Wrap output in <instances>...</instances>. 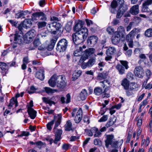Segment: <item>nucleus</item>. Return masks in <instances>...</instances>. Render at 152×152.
<instances>
[{"label":"nucleus","mask_w":152,"mask_h":152,"mask_svg":"<svg viewBox=\"0 0 152 152\" xmlns=\"http://www.w3.org/2000/svg\"><path fill=\"white\" fill-rule=\"evenodd\" d=\"M124 0H117V1L113 0L111 2L110 10L113 13H115V8H118L117 11L116 17L119 18L121 17L124 13L127 10L128 6L124 4Z\"/></svg>","instance_id":"obj_1"},{"label":"nucleus","mask_w":152,"mask_h":152,"mask_svg":"<svg viewBox=\"0 0 152 152\" xmlns=\"http://www.w3.org/2000/svg\"><path fill=\"white\" fill-rule=\"evenodd\" d=\"M84 31V33L83 34L75 32L72 34V40L76 45H79L86 39L88 36V34L86 33V30Z\"/></svg>","instance_id":"obj_2"},{"label":"nucleus","mask_w":152,"mask_h":152,"mask_svg":"<svg viewBox=\"0 0 152 152\" xmlns=\"http://www.w3.org/2000/svg\"><path fill=\"white\" fill-rule=\"evenodd\" d=\"M84 22L81 20H78L75 23V26L73 27V30L76 32L83 34L85 30H86V33L88 34V30L86 28H83V26Z\"/></svg>","instance_id":"obj_3"},{"label":"nucleus","mask_w":152,"mask_h":152,"mask_svg":"<svg viewBox=\"0 0 152 152\" xmlns=\"http://www.w3.org/2000/svg\"><path fill=\"white\" fill-rule=\"evenodd\" d=\"M68 42L65 39L60 40L58 42L56 46L57 51L60 53H63L66 49Z\"/></svg>","instance_id":"obj_4"},{"label":"nucleus","mask_w":152,"mask_h":152,"mask_svg":"<svg viewBox=\"0 0 152 152\" xmlns=\"http://www.w3.org/2000/svg\"><path fill=\"white\" fill-rule=\"evenodd\" d=\"M121 64H117L116 66V68L118 70L120 75H123L125 73V69H128V63L126 61H121Z\"/></svg>","instance_id":"obj_5"},{"label":"nucleus","mask_w":152,"mask_h":152,"mask_svg":"<svg viewBox=\"0 0 152 152\" xmlns=\"http://www.w3.org/2000/svg\"><path fill=\"white\" fill-rule=\"evenodd\" d=\"M63 77L61 75L58 76V80L56 85V86L58 88V92L61 91L66 86V83L63 80Z\"/></svg>","instance_id":"obj_6"},{"label":"nucleus","mask_w":152,"mask_h":152,"mask_svg":"<svg viewBox=\"0 0 152 152\" xmlns=\"http://www.w3.org/2000/svg\"><path fill=\"white\" fill-rule=\"evenodd\" d=\"M135 75L139 78H142L144 74V71L141 66H138L136 67L134 70Z\"/></svg>","instance_id":"obj_7"},{"label":"nucleus","mask_w":152,"mask_h":152,"mask_svg":"<svg viewBox=\"0 0 152 152\" xmlns=\"http://www.w3.org/2000/svg\"><path fill=\"white\" fill-rule=\"evenodd\" d=\"M152 4V0H145L142 4V12H149L150 10L148 8V6Z\"/></svg>","instance_id":"obj_8"},{"label":"nucleus","mask_w":152,"mask_h":152,"mask_svg":"<svg viewBox=\"0 0 152 152\" xmlns=\"http://www.w3.org/2000/svg\"><path fill=\"white\" fill-rule=\"evenodd\" d=\"M98 40V37L94 35L88 37L87 42L89 45L91 47H93L97 43Z\"/></svg>","instance_id":"obj_9"},{"label":"nucleus","mask_w":152,"mask_h":152,"mask_svg":"<svg viewBox=\"0 0 152 152\" xmlns=\"http://www.w3.org/2000/svg\"><path fill=\"white\" fill-rule=\"evenodd\" d=\"M35 31L32 29L27 32L25 35L24 37L27 40L30 41L35 36Z\"/></svg>","instance_id":"obj_10"},{"label":"nucleus","mask_w":152,"mask_h":152,"mask_svg":"<svg viewBox=\"0 0 152 152\" xmlns=\"http://www.w3.org/2000/svg\"><path fill=\"white\" fill-rule=\"evenodd\" d=\"M58 80V76L54 75L52 76L49 80L48 81V83L50 86L52 87H54L55 86H56Z\"/></svg>","instance_id":"obj_11"},{"label":"nucleus","mask_w":152,"mask_h":152,"mask_svg":"<svg viewBox=\"0 0 152 152\" xmlns=\"http://www.w3.org/2000/svg\"><path fill=\"white\" fill-rule=\"evenodd\" d=\"M114 138V136L113 134L107 135L106 136V139L105 140V146L108 148L109 145L113 141V140Z\"/></svg>","instance_id":"obj_12"},{"label":"nucleus","mask_w":152,"mask_h":152,"mask_svg":"<svg viewBox=\"0 0 152 152\" xmlns=\"http://www.w3.org/2000/svg\"><path fill=\"white\" fill-rule=\"evenodd\" d=\"M83 113L81 108L78 110L74 120L76 123H79L80 122L82 118Z\"/></svg>","instance_id":"obj_13"},{"label":"nucleus","mask_w":152,"mask_h":152,"mask_svg":"<svg viewBox=\"0 0 152 152\" xmlns=\"http://www.w3.org/2000/svg\"><path fill=\"white\" fill-rule=\"evenodd\" d=\"M62 131L61 129H58L56 132L55 133V139L54 140V143L57 144L58 141L61 139V135L62 134Z\"/></svg>","instance_id":"obj_14"},{"label":"nucleus","mask_w":152,"mask_h":152,"mask_svg":"<svg viewBox=\"0 0 152 152\" xmlns=\"http://www.w3.org/2000/svg\"><path fill=\"white\" fill-rule=\"evenodd\" d=\"M55 27V31H59L60 34H62L64 30V28L62 25L59 23L57 22H53Z\"/></svg>","instance_id":"obj_15"},{"label":"nucleus","mask_w":152,"mask_h":152,"mask_svg":"<svg viewBox=\"0 0 152 152\" xmlns=\"http://www.w3.org/2000/svg\"><path fill=\"white\" fill-rule=\"evenodd\" d=\"M35 77L41 80H43L45 78L44 70L43 68L40 69L39 71L36 72Z\"/></svg>","instance_id":"obj_16"},{"label":"nucleus","mask_w":152,"mask_h":152,"mask_svg":"<svg viewBox=\"0 0 152 152\" xmlns=\"http://www.w3.org/2000/svg\"><path fill=\"white\" fill-rule=\"evenodd\" d=\"M136 31V29H133L126 35V39L127 42H131L133 41L134 35Z\"/></svg>","instance_id":"obj_17"},{"label":"nucleus","mask_w":152,"mask_h":152,"mask_svg":"<svg viewBox=\"0 0 152 152\" xmlns=\"http://www.w3.org/2000/svg\"><path fill=\"white\" fill-rule=\"evenodd\" d=\"M54 24L53 22H52L50 24H48L47 28L48 31L52 34H56L57 32L55 31Z\"/></svg>","instance_id":"obj_18"},{"label":"nucleus","mask_w":152,"mask_h":152,"mask_svg":"<svg viewBox=\"0 0 152 152\" xmlns=\"http://www.w3.org/2000/svg\"><path fill=\"white\" fill-rule=\"evenodd\" d=\"M27 112L31 119H34L36 117L37 112L32 108L28 107Z\"/></svg>","instance_id":"obj_19"},{"label":"nucleus","mask_w":152,"mask_h":152,"mask_svg":"<svg viewBox=\"0 0 152 152\" xmlns=\"http://www.w3.org/2000/svg\"><path fill=\"white\" fill-rule=\"evenodd\" d=\"M139 7L138 4L133 6L130 9V13L133 15H137L139 12Z\"/></svg>","instance_id":"obj_20"},{"label":"nucleus","mask_w":152,"mask_h":152,"mask_svg":"<svg viewBox=\"0 0 152 152\" xmlns=\"http://www.w3.org/2000/svg\"><path fill=\"white\" fill-rule=\"evenodd\" d=\"M120 34L118 32H115V35L113 37L112 42L114 45H116L120 42Z\"/></svg>","instance_id":"obj_21"},{"label":"nucleus","mask_w":152,"mask_h":152,"mask_svg":"<svg viewBox=\"0 0 152 152\" xmlns=\"http://www.w3.org/2000/svg\"><path fill=\"white\" fill-rule=\"evenodd\" d=\"M14 41L15 43H18L20 44L22 43L23 42L22 36L18 34V33H16L14 35Z\"/></svg>","instance_id":"obj_22"},{"label":"nucleus","mask_w":152,"mask_h":152,"mask_svg":"<svg viewBox=\"0 0 152 152\" xmlns=\"http://www.w3.org/2000/svg\"><path fill=\"white\" fill-rule=\"evenodd\" d=\"M72 124L70 120H68L66 122L64 127L65 131H70L72 130Z\"/></svg>","instance_id":"obj_23"},{"label":"nucleus","mask_w":152,"mask_h":152,"mask_svg":"<svg viewBox=\"0 0 152 152\" xmlns=\"http://www.w3.org/2000/svg\"><path fill=\"white\" fill-rule=\"evenodd\" d=\"M110 88L109 87H107L105 88L104 91H103V93L102 94V96L103 98H109L110 97Z\"/></svg>","instance_id":"obj_24"},{"label":"nucleus","mask_w":152,"mask_h":152,"mask_svg":"<svg viewBox=\"0 0 152 152\" xmlns=\"http://www.w3.org/2000/svg\"><path fill=\"white\" fill-rule=\"evenodd\" d=\"M81 74L82 72L81 70H75L72 75V80L74 81L77 79L81 75Z\"/></svg>","instance_id":"obj_25"},{"label":"nucleus","mask_w":152,"mask_h":152,"mask_svg":"<svg viewBox=\"0 0 152 152\" xmlns=\"http://www.w3.org/2000/svg\"><path fill=\"white\" fill-rule=\"evenodd\" d=\"M45 91L48 94L50 95L55 92H58V90L57 89H53L50 87H45L44 88Z\"/></svg>","instance_id":"obj_26"},{"label":"nucleus","mask_w":152,"mask_h":152,"mask_svg":"<svg viewBox=\"0 0 152 152\" xmlns=\"http://www.w3.org/2000/svg\"><path fill=\"white\" fill-rule=\"evenodd\" d=\"M94 94L96 96H99L102 94L103 93V89L99 87H96L94 90Z\"/></svg>","instance_id":"obj_27"},{"label":"nucleus","mask_w":152,"mask_h":152,"mask_svg":"<svg viewBox=\"0 0 152 152\" xmlns=\"http://www.w3.org/2000/svg\"><path fill=\"white\" fill-rule=\"evenodd\" d=\"M115 49L114 47H110L107 49L106 51V54L107 55H113L115 52Z\"/></svg>","instance_id":"obj_28"},{"label":"nucleus","mask_w":152,"mask_h":152,"mask_svg":"<svg viewBox=\"0 0 152 152\" xmlns=\"http://www.w3.org/2000/svg\"><path fill=\"white\" fill-rule=\"evenodd\" d=\"M14 104H15V107L18 106V102L17 100V99L14 98H12L10 99V103L8 105L9 109H11L12 105Z\"/></svg>","instance_id":"obj_29"},{"label":"nucleus","mask_w":152,"mask_h":152,"mask_svg":"<svg viewBox=\"0 0 152 152\" xmlns=\"http://www.w3.org/2000/svg\"><path fill=\"white\" fill-rule=\"evenodd\" d=\"M87 91L85 89H83L80 92V97L82 100H85L87 96Z\"/></svg>","instance_id":"obj_30"},{"label":"nucleus","mask_w":152,"mask_h":152,"mask_svg":"<svg viewBox=\"0 0 152 152\" xmlns=\"http://www.w3.org/2000/svg\"><path fill=\"white\" fill-rule=\"evenodd\" d=\"M108 75L107 71H104L102 73H99L98 75V78L100 80L105 79Z\"/></svg>","instance_id":"obj_31"},{"label":"nucleus","mask_w":152,"mask_h":152,"mask_svg":"<svg viewBox=\"0 0 152 152\" xmlns=\"http://www.w3.org/2000/svg\"><path fill=\"white\" fill-rule=\"evenodd\" d=\"M95 51V50L93 48H90L85 50L84 54L88 57L93 54Z\"/></svg>","instance_id":"obj_32"},{"label":"nucleus","mask_w":152,"mask_h":152,"mask_svg":"<svg viewBox=\"0 0 152 152\" xmlns=\"http://www.w3.org/2000/svg\"><path fill=\"white\" fill-rule=\"evenodd\" d=\"M121 85L125 89H128L129 86V82L126 79H124L122 81Z\"/></svg>","instance_id":"obj_33"},{"label":"nucleus","mask_w":152,"mask_h":152,"mask_svg":"<svg viewBox=\"0 0 152 152\" xmlns=\"http://www.w3.org/2000/svg\"><path fill=\"white\" fill-rule=\"evenodd\" d=\"M145 72L147 78L146 80L145 81L143 82L142 84L143 86H145L146 85L148 80L150 78V77L151 75V72L149 70L147 69Z\"/></svg>","instance_id":"obj_34"},{"label":"nucleus","mask_w":152,"mask_h":152,"mask_svg":"<svg viewBox=\"0 0 152 152\" xmlns=\"http://www.w3.org/2000/svg\"><path fill=\"white\" fill-rule=\"evenodd\" d=\"M42 100L44 102L49 104L50 106H51L52 104H55V102L51 100V99H50L48 97H43Z\"/></svg>","instance_id":"obj_35"},{"label":"nucleus","mask_w":152,"mask_h":152,"mask_svg":"<svg viewBox=\"0 0 152 152\" xmlns=\"http://www.w3.org/2000/svg\"><path fill=\"white\" fill-rule=\"evenodd\" d=\"M83 49L80 46L79 47V49L76 50L74 52V54L75 56H80L82 55Z\"/></svg>","instance_id":"obj_36"},{"label":"nucleus","mask_w":152,"mask_h":152,"mask_svg":"<svg viewBox=\"0 0 152 152\" xmlns=\"http://www.w3.org/2000/svg\"><path fill=\"white\" fill-rule=\"evenodd\" d=\"M72 24V21L68 22L66 24L65 27V29L67 32H69L70 31Z\"/></svg>","instance_id":"obj_37"},{"label":"nucleus","mask_w":152,"mask_h":152,"mask_svg":"<svg viewBox=\"0 0 152 152\" xmlns=\"http://www.w3.org/2000/svg\"><path fill=\"white\" fill-rule=\"evenodd\" d=\"M62 117L61 115H58L57 117V120L55 123L54 129H56L60 124Z\"/></svg>","instance_id":"obj_38"},{"label":"nucleus","mask_w":152,"mask_h":152,"mask_svg":"<svg viewBox=\"0 0 152 152\" xmlns=\"http://www.w3.org/2000/svg\"><path fill=\"white\" fill-rule=\"evenodd\" d=\"M0 67L3 71H5L9 68V65L8 63L6 64L5 63L2 62H0Z\"/></svg>","instance_id":"obj_39"},{"label":"nucleus","mask_w":152,"mask_h":152,"mask_svg":"<svg viewBox=\"0 0 152 152\" xmlns=\"http://www.w3.org/2000/svg\"><path fill=\"white\" fill-rule=\"evenodd\" d=\"M96 62L95 58H92L89 59L87 62L88 67H91L93 66L95 63Z\"/></svg>","instance_id":"obj_40"},{"label":"nucleus","mask_w":152,"mask_h":152,"mask_svg":"<svg viewBox=\"0 0 152 152\" xmlns=\"http://www.w3.org/2000/svg\"><path fill=\"white\" fill-rule=\"evenodd\" d=\"M40 12L33 13L31 16L32 19L34 20H37L39 19Z\"/></svg>","instance_id":"obj_41"},{"label":"nucleus","mask_w":152,"mask_h":152,"mask_svg":"<svg viewBox=\"0 0 152 152\" xmlns=\"http://www.w3.org/2000/svg\"><path fill=\"white\" fill-rule=\"evenodd\" d=\"M117 31H116L115 32H118V34H121L122 35V37L124 36L123 32L125 30L123 27L122 26H119L118 28Z\"/></svg>","instance_id":"obj_42"},{"label":"nucleus","mask_w":152,"mask_h":152,"mask_svg":"<svg viewBox=\"0 0 152 152\" xmlns=\"http://www.w3.org/2000/svg\"><path fill=\"white\" fill-rule=\"evenodd\" d=\"M145 36L150 37L152 36V30L151 29L149 28L147 29L145 32Z\"/></svg>","instance_id":"obj_43"},{"label":"nucleus","mask_w":152,"mask_h":152,"mask_svg":"<svg viewBox=\"0 0 152 152\" xmlns=\"http://www.w3.org/2000/svg\"><path fill=\"white\" fill-rule=\"evenodd\" d=\"M34 46L35 47H38L41 44V43L39 39H35L33 42Z\"/></svg>","instance_id":"obj_44"},{"label":"nucleus","mask_w":152,"mask_h":152,"mask_svg":"<svg viewBox=\"0 0 152 152\" xmlns=\"http://www.w3.org/2000/svg\"><path fill=\"white\" fill-rule=\"evenodd\" d=\"M94 143L95 145L101 146L102 145V141L99 139H95L94 141Z\"/></svg>","instance_id":"obj_45"},{"label":"nucleus","mask_w":152,"mask_h":152,"mask_svg":"<svg viewBox=\"0 0 152 152\" xmlns=\"http://www.w3.org/2000/svg\"><path fill=\"white\" fill-rule=\"evenodd\" d=\"M47 23L45 21L39 22L37 23V25L39 28H42L46 26Z\"/></svg>","instance_id":"obj_46"},{"label":"nucleus","mask_w":152,"mask_h":152,"mask_svg":"<svg viewBox=\"0 0 152 152\" xmlns=\"http://www.w3.org/2000/svg\"><path fill=\"white\" fill-rule=\"evenodd\" d=\"M39 19L42 20H46L47 17L46 15L42 12H40Z\"/></svg>","instance_id":"obj_47"},{"label":"nucleus","mask_w":152,"mask_h":152,"mask_svg":"<svg viewBox=\"0 0 152 152\" xmlns=\"http://www.w3.org/2000/svg\"><path fill=\"white\" fill-rule=\"evenodd\" d=\"M54 122V120H52L50 122H48L46 126L47 129L50 131L52 129L51 126H52Z\"/></svg>","instance_id":"obj_48"},{"label":"nucleus","mask_w":152,"mask_h":152,"mask_svg":"<svg viewBox=\"0 0 152 152\" xmlns=\"http://www.w3.org/2000/svg\"><path fill=\"white\" fill-rule=\"evenodd\" d=\"M88 57L84 53V54L81 57L79 60V62L83 63L85 60L88 59Z\"/></svg>","instance_id":"obj_49"},{"label":"nucleus","mask_w":152,"mask_h":152,"mask_svg":"<svg viewBox=\"0 0 152 152\" xmlns=\"http://www.w3.org/2000/svg\"><path fill=\"white\" fill-rule=\"evenodd\" d=\"M36 145H37L38 148L40 149L43 145H45V143H43L41 141H38L36 142Z\"/></svg>","instance_id":"obj_50"},{"label":"nucleus","mask_w":152,"mask_h":152,"mask_svg":"<svg viewBox=\"0 0 152 152\" xmlns=\"http://www.w3.org/2000/svg\"><path fill=\"white\" fill-rule=\"evenodd\" d=\"M58 38V37L56 36L53 37L50 40V44L54 46Z\"/></svg>","instance_id":"obj_51"},{"label":"nucleus","mask_w":152,"mask_h":152,"mask_svg":"<svg viewBox=\"0 0 152 152\" xmlns=\"http://www.w3.org/2000/svg\"><path fill=\"white\" fill-rule=\"evenodd\" d=\"M108 115H104L99 120V122H102L106 121L108 118Z\"/></svg>","instance_id":"obj_52"},{"label":"nucleus","mask_w":152,"mask_h":152,"mask_svg":"<svg viewBox=\"0 0 152 152\" xmlns=\"http://www.w3.org/2000/svg\"><path fill=\"white\" fill-rule=\"evenodd\" d=\"M107 31L109 34H112L114 32V30L113 28L111 27H109L106 30Z\"/></svg>","instance_id":"obj_53"},{"label":"nucleus","mask_w":152,"mask_h":152,"mask_svg":"<svg viewBox=\"0 0 152 152\" xmlns=\"http://www.w3.org/2000/svg\"><path fill=\"white\" fill-rule=\"evenodd\" d=\"M118 143V141H113L110 145H111L112 147H116L119 145Z\"/></svg>","instance_id":"obj_54"},{"label":"nucleus","mask_w":152,"mask_h":152,"mask_svg":"<svg viewBox=\"0 0 152 152\" xmlns=\"http://www.w3.org/2000/svg\"><path fill=\"white\" fill-rule=\"evenodd\" d=\"M126 93L127 95L129 96L132 95L133 94V90L131 88L127 89Z\"/></svg>","instance_id":"obj_55"},{"label":"nucleus","mask_w":152,"mask_h":152,"mask_svg":"<svg viewBox=\"0 0 152 152\" xmlns=\"http://www.w3.org/2000/svg\"><path fill=\"white\" fill-rule=\"evenodd\" d=\"M69 144L64 143L63 144L62 146V148L64 150L66 151L69 149Z\"/></svg>","instance_id":"obj_56"},{"label":"nucleus","mask_w":152,"mask_h":152,"mask_svg":"<svg viewBox=\"0 0 152 152\" xmlns=\"http://www.w3.org/2000/svg\"><path fill=\"white\" fill-rule=\"evenodd\" d=\"M66 103L68 104L69 103L71 100V96L69 93L66 96Z\"/></svg>","instance_id":"obj_57"},{"label":"nucleus","mask_w":152,"mask_h":152,"mask_svg":"<svg viewBox=\"0 0 152 152\" xmlns=\"http://www.w3.org/2000/svg\"><path fill=\"white\" fill-rule=\"evenodd\" d=\"M50 20L51 21L57 22L59 21L60 20L58 18L55 16H52L50 17Z\"/></svg>","instance_id":"obj_58"},{"label":"nucleus","mask_w":152,"mask_h":152,"mask_svg":"<svg viewBox=\"0 0 152 152\" xmlns=\"http://www.w3.org/2000/svg\"><path fill=\"white\" fill-rule=\"evenodd\" d=\"M83 121L85 123H86L87 124H89L90 123L89 118L87 116H85L83 119Z\"/></svg>","instance_id":"obj_59"},{"label":"nucleus","mask_w":152,"mask_h":152,"mask_svg":"<svg viewBox=\"0 0 152 152\" xmlns=\"http://www.w3.org/2000/svg\"><path fill=\"white\" fill-rule=\"evenodd\" d=\"M116 118L115 117H113L110 118L109 121H110L113 125L116 122Z\"/></svg>","instance_id":"obj_60"},{"label":"nucleus","mask_w":152,"mask_h":152,"mask_svg":"<svg viewBox=\"0 0 152 152\" xmlns=\"http://www.w3.org/2000/svg\"><path fill=\"white\" fill-rule=\"evenodd\" d=\"M30 90L31 91H28V93L30 94L34 93V91L36 90L35 88L33 86L31 87Z\"/></svg>","instance_id":"obj_61"},{"label":"nucleus","mask_w":152,"mask_h":152,"mask_svg":"<svg viewBox=\"0 0 152 152\" xmlns=\"http://www.w3.org/2000/svg\"><path fill=\"white\" fill-rule=\"evenodd\" d=\"M142 117H140V118L138 120L137 122V125L138 126H141L142 124Z\"/></svg>","instance_id":"obj_62"},{"label":"nucleus","mask_w":152,"mask_h":152,"mask_svg":"<svg viewBox=\"0 0 152 152\" xmlns=\"http://www.w3.org/2000/svg\"><path fill=\"white\" fill-rule=\"evenodd\" d=\"M101 134L102 133L100 131H98L94 134V137H99L101 136Z\"/></svg>","instance_id":"obj_63"},{"label":"nucleus","mask_w":152,"mask_h":152,"mask_svg":"<svg viewBox=\"0 0 152 152\" xmlns=\"http://www.w3.org/2000/svg\"><path fill=\"white\" fill-rule=\"evenodd\" d=\"M112 23L113 25H115L118 24L119 23V21L118 19H115L113 20Z\"/></svg>","instance_id":"obj_64"}]
</instances>
